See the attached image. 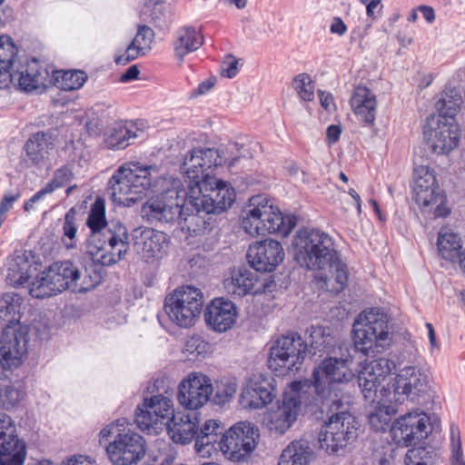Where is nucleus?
Returning a JSON list of instances; mask_svg holds the SVG:
<instances>
[{"label": "nucleus", "mask_w": 465, "mask_h": 465, "mask_svg": "<svg viewBox=\"0 0 465 465\" xmlns=\"http://www.w3.org/2000/svg\"><path fill=\"white\" fill-rule=\"evenodd\" d=\"M295 261L300 266L310 271H329L323 278L326 286L338 293L344 290L348 283L349 272L332 238L326 232L317 229L300 230L292 240Z\"/></svg>", "instance_id": "obj_1"}, {"label": "nucleus", "mask_w": 465, "mask_h": 465, "mask_svg": "<svg viewBox=\"0 0 465 465\" xmlns=\"http://www.w3.org/2000/svg\"><path fill=\"white\" fill-rule=\"evenodd\" d=\"M102 281L101 270L84 268V272L69 261L56 262L42 272L31 282L29 293L32 297L45 299L69 289L74 292H86Z\"/></svg>", "instance_id": "obj_2"}, {"label": "nucleus", "mask_w": 465, "mask_h": 465, "mask_svg": "<svg viewBox=\"0 0 465 465\" xmlns=\"http://www.w3.org/2000/svg\"><path fill=\"white\" fill-rule=\"evenodd\" d=\"M327 348L326 337L321 327H312L309 341L294 331L278 337L270 348L269 369L277 376H286L301 369L307 353L315 355Z\"/></svg>", "instance_id": "obj_3"}, {"label": "nucleus", "mask_w": 465, "mask_h": 465, "mask_svg": "<svg viewBox=\"0 0 465 465\" xmlns=\"http://www.w3.org/2000/svg\"><path fill=\"white\" fill-rule=\"evenodd\" d=\"M17 47L7 35L0 36V88L17 83L20 89L32 92L52 83L49 70L38 60H16Z\"/></svg>", "instance_id": "obj_4"}, {"label": "nucleus", "mask_w": 465, "mask_h": 465, "mask_svg": "<svg viewBox=\"0 0 465 465\" xmlns=\"http://www.w3.org/2000/svg\"><path fill=\"white\" fill-rule=\"evenodd\" d=\"M149 190L156 195L142 204V219L154 226L177 222L183 213V203L187 195L180 179L158 173Z\"/></svg>", "instance_id": "obj_5"}, {"label": "nucleus", "mask_w": 465, "mask_h": 465, "mask_svg": "<svg viewBox=\"0 0 465 465\" xmlns=\"http://www.w3.org/2000/svg\"><path fill=\"white\" fill-rule=\"evenodd\" d=\"M352 355L348 350V355L341 358H332L323 360L321 364L314 369L312 372V381L304 380L298 381L309 395L322 405L325 401L331 402L335 399L343 401L341 395V390L338 385L350 381L354 373L351 364Z\"/></svg>", "instance_id": "obj_6"}, {"label": "nucleus", "mask_w": 465, "mask_h": 465, "mask_svg": "<svg viewBox=\"0 0 465 465\" xmlns=\"http://www.w3.org/2000/svg\"><path fill=\"white\" fill-rule=\"evenodd\" d=\"M319 433V443L328 453H338L357 438V421L349 412L348 402L335 399L319 405L318 419H324Z\"/></svg>", "instance_id": "obj_7"}, {"label": "nucleus", "mask_w": 465, "mask_h": 465, "mask_svg": "<svg viewBox=\"0 0 465 465\" xmlns=\"http://www.w3.org/2000/svg\"><path fill=\"white\" fill-rule=\"evenodd\" d=\"M294 215H283L277 206L265 195L251 197L242 211V228L251 236L278 233L286 237L295 227Z\"/></svg>", "instance_id": "obj_8"}, {"label": "nucleus", "mask_w": 465, "mask_h": 465, "mask_svg": "<svg viewBox=\"0 0 465 465\" xmlns=\"http://www.w3.org/2000/svg\"><path fill=\"white\" fill-rule=\"evenodd\" d=\"M159 173L156 165L130 163L119 167L109 180V193L118 205H134L151 187Z\"/></svg>", "instance_id": "obj_9"}, {"label": "nucleus", "mask_w": 465, "mask_h": 465, "mask_svg": "<svg viewBox=\"0 0 465 465\" xmlns=\"http://www.w3.org/2000/svg\"><path fill=\"white\" fill-rule=\"evenodd\" d=\"M318 407L302 385L294 381L283 392L282 400L264 414L262 424L271 433L282 435L292 427L302 409L317 415Z\"/></svg>", "instance_id": "obj_10"}, {"label": "nucleus", "mask_w": 465, "mask_h": 465, "mask_svg": "<svg viewBox=\"0 0 465 465\" xmlns=\"http://www.w3.org/2000/svg\"><path fill=\"white\" fill-rule=\"evenodd\" d=\"M239 144H230L226 151L216 148L195 147L190 150L183 158L181 164V172L185 178L189 191L193 192L195 186L214 176L213 174L215 167L227 163L230 168L235 166L242 156H229L228 153L233 149L239 150Z\"/></svg>", "instance_id": "obj_11"}, {"label": "nucleus", "mask_w": 465, "mask_h": 465, "mask_svg": "<svg viewBox=\"0 0 465 465\" xmlns=\"http://www.w3.org/2000/svg\"><path fill=\"white\" fill-rule=\"evenodd\" d=\"M147 389L152 396L144 398L142 406L137 407L134 421L141 430L158 433L174 416L173 403L165 378H157Z\"/></svg>", "instance_id": "obj_12"}, {"label": "nucleus", "mask_w": 465, "mask_h": 465, "mask_svg": "<svg viewBox=\"0 0 465 465\" xmlns=\"http://www.w3.org/2000/svg\"><path fill=\"white\" fill-rule=\"evenodd\" d=\"M431 381L427 372L416 366L402 368L396 377L380 391L385 402L402 404L405 401L420 403L431 397Z\"/></svg>", "instance_id": "obj_13"}, {"label": "nucleus", "mask_w": 465, "mask_h": 465, "mask_svg": "<svg viewBox=\"0 0 465 465\" xmlns=\"http://www.w3.org/2000/svg\"><path fill=\"white\" fill-rule=\"evenodd\" d=\"M388 322V316L373 308L360 313L353 324V346L351 350L363 355L381 352L392 340Z\"/></svg>", "instance_id": "obj_14"}, {"label": "nucleus", "mask_w": 465, "mask_h": 465, "mask_svg": "<svg viewBox=\"0 0 465 465\" xmlns=\"http://www.w3.org/2000/svg\"><path fill=\"white\" fill-rule=\"evenodd\" d=\"M124 424V420H117L115 423L107 425L99 433L100 444L114 437V440L106 446V452L114 465L136 464L145 455L144 439L136 432L122 430L121 427Z\"/></svg>", "instance_id": "obj_15"}, {"label": "nucleus", "mask_w": 465, "mask_h": 465, "mask_svg": "<svg viewBox=\"0 0 465 465\" xmlns=\"http://www.w3.org/2000/svg\"><path fill=\"white\" fill-rule=\"evenodd\" d=\"M116 231L96 236L90 235L86 244V255L91 259L92 264L89 267V272L92 269L101 270L104 274L103 267L111 266L121 261L129 249V234L124 225H117Z\"/></svg>", "instance_id": "obj_16"}, {"label": "nucleus", "mask_w": 465, "mask_h": 465, "mask_svg": "<svg viewBox=\"0 0 465 465\" xmlns=\"http://www.w3.org/2000/svg\"><path fill=\"white\" fill-rule=\"evenodd\" d=\"M203 303V295L199 289L183 286L165 298L163 311L172 322L188 328L195 323Z\"/></svg>", "instance_id": "obj_17"}, {"label": "nucleus", "mask_w": 465, "mask_h": 465, "mask_svg": "<svg viewBox=\"0 0 465 465\" xmlns=\"http://www.w3.org/2000/svg\"><path fill=\"white\" fill-rule=\"evenodd\" d=\"M259 439V429L253 423L241 421L224 431L218 451L231 461H244L256 448Z\"/></svg>", "instance_id": "obj_18"}, {"label": "nucleus", "mask_w": 465, "mask_h": 465, "mask_svg": "<svg viewBox=\"0 0 465 465\" xmlns=\"http://www.w3.org/2000/svg\"><path fill=\"white\" fill-rule=\"evenodd\" d=\"M194 206H201L207 214H220L228 210L235 200L234 189L226 182L213 176L195 186L193 192Z\"/></svg>", "instance_id": "obj_19"}, {"label": "nucleus", "mask_w": 465, "mask_h": 465, "mask_svg": "<svg viewBox=\"0 0 465 465\" xmlns=\"http://www.w3.org/2000/svg\"><path fill=\"white\" fill-rule=\"evenodd\" d=\"M430 432V419L422 411H411L399 417L391 426L392 440L398 446L409 447L426 439Z\"/></svg>", "instance_id": "obj_20"}, {"label": "nucleus", "mask_w": 465, "mask_h": 465, "mask_svg": "<svg viewBox=\"0 0 465 465\" xmlns=\"http://www.w3.org/2000/svg\"><path fill=\"white\" fill-rule=\"evenodd\" d=\"M426 143L430 151L438 155H448L460 142V129L455 119H432L429 128L424 129Z\"/></svg>", "instance_id": "obj_21"}, {"label": "nucleus", "mask_w": 465, "mask_h": 465, "mask_svg": "<svg viewBox=\"0 0 465 465\" xmlns=\"http://www.w3.org/2000/svg\"><path fill=\"white\" fill-rule=\"evenodd\" d=\"M213 386L211 379L202 372H191L178 386L177 400L185 409L196 411L211 399Z\"/></svg>", "instance_id": "obj_22"}, {"label": "nucleus", "mask_w": 465, "mask_h": 465, "mask_svg": "<svg viewBox=\"0 0 465 465\" xmlns=\"http://www.w3.org/2000/svg\"><path fill=\"white\" fill-rule=\"evenodd\" d=\"M28 327L5 328L0 334V365L17 368L27 354Z\"/></svg>", "instance_id": "obj_23"}, {"label": "nucleus", "mask_w": 465, "mask_h": 465, "mask_svg": "<svg viewBox=\"0 0 465 465\" xmlns=\"http://www.w3.org/2000/svg\"><path fill=\"white\" fill-rule=\"evenodd\" d=\"M246 257L257 273L258 272H270L283 261L284 252L279 242L268 239L251 244Z\"/></svg>", "instance_id": "obj_24"}, {"label": "nucleus", "mask_w": 465, "mask_h": 465, "mask_svg": "<svg viewBox=\"0 0 465 465\" xmlns=\"http://www.w3.org/2000/svg\"><path fill=\"white\" fill-rule=\"evenodd\" d=\"M272 282L260 283L255 271L242 267L234 270L232 276L224 280L223 286L228 294L242 297L260 292H272Z\"/></svg>", "instance_id": "obj_25"}, {"label": "nucleus", "mask_w": 465, "mask_h": 465, "mask_svg": "<svg viewBox=\"0 0 465 465\" xmlns=\"http://www.w3.org/2000/svg\"><path fill=\"white\" fill-rule=\"evenodd\" d=\"M412 191L414 201L419 206L427 208L436 203L440 199L441 190L434 170L427 165L415 167Z\"/></svg>", "instance_id": "obj_26"}, {"label": "nucleus", "mask_w": 465, "mask_h": 465, "mask_svg": "<svg viewBox=\"0 0 465 465\" xmlns=\"http://www.w3.org/2000/svg\"><path fill=\"white\" fill-rule=\"evenodd\" d=\"M143 134L144 124L142 121H119L108 128L104 135V143L110 149L123 150Z\"/></svg>", "instance_id": "obj_27"}, {"label": "nucleus", "mask_w": 465, "mask_h": 465, "mask_svg": "<svg viewBox=\"0 0 465 465\" xmlns=\"http://www.w3.org/2000/svg\"><path fill=\"white\" fill-rule=\"evenodd\" d=\"M236 317L237 309L235 304L223 298L213 300L204 312L206 324L218 332L230 330L235 323Z\"/></svg>", "instance_id": "obj_28"}, {"label": "nucleus", "mask_w": 465, "mask_h": 465, "mask_svg": "<svg viewBox=\"0 0 465 465\" xmlns=\"http://www.w3.org/2000/svg\"><path fill=\"white\" fill-rule=\"evenodd\" d=\"M210 214L205 213L201 206H194L193 195H188L183 203V213L177 223L183 232L190 235H201L213 229Z\"/></svg>", "instance_id": "obj_29"}, {"label": "nucleus", "mask_w": 465, "mask_h": 465, "mask_svg": "<svg viewBox=\"0 0 465 465\" xmlns=\"http://www.w3.org/2000/svg\"><path fill=\"white\" fill-rule=\"evenodd\" d=\"M224 434L223 425L217 420H207L199 429L197 425L194 449L203 457H211L218 452L221 437Z\"/></svg>", "instance_id": "obj_30"}, {"label": "nucleus", "mask_w": 465, "mask_h": 465, "mask_svg": "<svg viewBox=\"0 0 465 465\" xmlns=\"http://www.w3.org/2000/svg\"><path fill=\"white\" fill-rule=\"evenodd\" d=\"M200 419L196 412L175 413L164 427L166 428L171 439L181 444L191 442L193 439L196 440L197 425Z\"/></svg>", "instance_id": "obj_31"}, {"label": "nucleus", "mask_w": 465, "mask_h": 465, "mask_svg": "<svg viewBox=\"0 0 465 465\" xmlns=\"http://www.w3.org/2000/svg\"><path fill=\"white\" fill-rule=\"evenodd\" d=\"M273 391L274 388L268 381H251L242 389L239 401L244 409H262L272 401Z\"/></svg>", "instance_id": "obj_32"}, {"label": "nucleus", "mask_w": 465, "mask_h": 465, "mask_svg": "<svg viewBox=\"0 0 465 465\" xmlns=\"http://www.w3.org/2000/svg\"><path fill=\"white\" fill-rule=\"evenodd\" d=\"M154 39V32L148 25H140L133 41L123 54H116L114 62L125 65L139 56L145 55L151 49Z\"/></svg>", "instance_id": "obj_33"}, {"label": "nucleus", "mask_w": 465, "mask_h": 465, "mask_svg": "<svg viewBox=\"0 0 465 465\" xmlns=\"http://www.w3.org/2000/svg\"><path fill=\"white\" fill-rule=\"evenodd\" d=\"M134 246L146 259L161 258L167 252L169 239L163 232L145 228L136 237Z\"/></svg>", "instance_id": "obj_34"}, {"label": "nucleus", "mask_w": 465, "mask_h": 465, "mask_svg": "<svg viewBox=\"0 0 465 465\" xmlns=\"http://www.w3.org/2000/svg\"><path fill=\"white\" fill-rule=\"evenodd\" d=\"M33 263L31 252H16L7 262L6 282L15 287L24 285L36 270Z\"/></svg>", "instance_id": "obj_35"}, {"label": "nucleus", "mask_w": 465, "mask_h": 465, "mask_svg": "<svg viewBox=\"0 0 465 465\" xmlns=\"http://www.w3.org/2000/svg\"><path fill=\"white\" fill-rule=\"evenodd\" d=\"M351 106L354 114L361 122L368 125L374 123L377 100L369 88L361 85L355 87L351 97Z\"/></svg>", "instance_id": "obj_36"}, {"label": "nucleus", "mask_w": 465, "mask_h": 465, "mask_svg": "<svg viewBox=\"0 0 465 465\" xmlns=\"http://www.w3.org/2000/svg\"><path fill=\"white\" fill-rule=\"evenodd\" d=\"M24 299L20 294L5 292L0 299V325L5 328L25 327L21 324Z\"/></svg>", "instance_id": "obj_37"}, {"label": "nucleus", "mask_w": 465, "mask_h": 465, "mask_svg": "<svg viewBox=\"0 0 465 465\" xmlns=\"http://www.w3.org/2000/svg\"><path fill=\"white\" fill-rule=\"evenodd\" d=\"M55 135L50 130L37 132L25 144L26 154L33 164L38 165L47 157L49 151L54 149Z\"/></svg>", "instance_id": "obj_38"}, {"label": "nucleus", "mask_w": 465, "mask_h": 465, "mask_svg": "<svg viewBox=\"0 0 465 465\" xmlns=\"http://www.w3.org/2000/svg\"><path fill=\"white\" fill-rule=\"evenodd\" d=\"M437 248L440 256L449 262H454L460 260L465 252L462 250V242L460 235L449 227H441L437 239Z\"/></svg>", "instance_id": "obj_39"}, {"label": "nucleus", "mask_w": 465, "mask_h": 465, "mask_svg": "<svg viewBox=\"0 0 465 465\" xmlns=\"http://www.w3.org/2000/svg\"><path fill=\"white\" fill-rule=\"evenodd\" d=\"M203 44V38L195 27H181L177 30L173 43L174 55L183 61L185 55L198 50Z\"/></svg>", "instance_id": "obj_40"}, {"label": "nucleus", "mask_w": 465, "mask_h": 465, "mask_svg": "<svg viewBox=\"0 0 465 465\" xmlns=\"http://www.w3.org/2000/svg\"><path fill=\"white\" fill-rule=\"evenodd\" d=\"M86 225L91 231L90 235L101 236L116 231L117 225L124 224L118 221L106 222L104 201L102 198H97L91 205Z\"/></svg>", "instance_id": "obj_41"}, {"label": "nucleus", "mask_w": 465, "mask_h": 465, "mask_svg": "<svg viewBox=\"0 0 465 465\" xmlns=\"http://www.w3.org/2000/svg\"><path fill=\"white\" fill-rule=\"evenodd\" d=\"M314 451L306 440L292 441L282 452L278 465H308Z\"/></svg>", "instance_id": "obj_42"}, {"label": "nucleus", "mask_w": 465, "mask_h": 465, "mask_svg": "<svg viewBox=\"0 0 465 465\" xmlns=\"http://www.w3.org/2000/svg\"><path fill=\"white\" fill-rule=\"evenodd\" d=\"M25 458V443L17 434L0 440V465H23Z\"/></svg>", "instance_id": "obj_43"}, {"label": "nucleus", "mask_w": 465, "mask_h": 465, "mask_svg": "<svg viewBox=\"0 0 465 465\" xmlns=\"http://www.w3.org/2000/svg\"><path fill=\"white\" fill-rule=\"evenodd\" d=\"M24 397L18 382H14L5 374H0V408L5 411L15 409Z\"/></svg>", "instance_id": "obj_44"}, {"label": "nucleus", "mask_w": 465, "mask_h": 465, "mask_svg": "<svg viewBox=\"0 0 465 465\" xmlns=\"http://www.w3.org/2000/svg\"><path fill=\"white\" fill-rule=\"evenodd\" d=\"M78 227L79 223L76 218V213L74 209L72 208L65 213L62 224L61 242L66 250L77 248L79 242Z\"/></svg>", "instance_id": "obj_45"}, {"label": "nucleus", "mask_w": 465, "mask_h": 465, "mask_svg": "<svg viewBox=\"0 0 465 465\" xmlns=\"http://www.w3.org/2000/svg\"><path fill=\"white\" fill-rule=\"evenodd\" d=\"M461 102V96L455 89L445 90L435 104L439 113L437 118L454 119Z\"/></svg>", "instance_id": "obj_46"}, {"label": "nucleus", "mask_w": 465, "mask_h": 465, "mask_svg": "<svg viewBox=\"0 0 465 465\" xmlns=\"http://www.w3.org/2000/svg\"><path fill=\"white\" fill-rule=\"evenodd\" d=\"M379 404L369 415V423L376 431H385L389 427L392 415L397 412L394 403L385 402Z\"/></svg>", "instance_id": "obj_47"}, {"label": "nucleus", "mask_w": 465, "mask_h": 465, "mask_svg": "<svg viewBox=\"0 0 465 465\" xmlns=\"http://www.w3.org/2000/svg\"><path fill=\"white\" fill-rule=\"evenodd\" d=\"M357 380L365 400L374 401L375 399H378L381 401V396L378 397L377 395L378 388L382 382L380 378L362 368L358 374Z\"/></svg>", "instance_id": "obj_48"}, {"label": "nucleus", "mask_w": 465, "mask_h": 465, "mask_svg": "<svg viewBox=\"0 0 465 465\" xmlns=\"http://www.w3.org/2000/svg\"><path fill=\"white\" fill-rule=\"evenodd\" d=\"M237 391V383L227 379H221L215 382L213 387V401L216 405H224L229 402Z\"/></svg>", "instance_id": "obj_49"}, {"label": "nucleus", "mask_w": 465, "mask_h": 465, "mask_svg": "<svg viewBox=\"0 0 465 465\" xmlns=\"http://www.w3.org/2000/svg\"><path fill=\"white\" fill-rule=\"evenodd\" d=\"M87 80V75L84 71L72 70L63 72L61 79L55 77V84L64 91H73L81 88Z\"/></svg>", "instance_id": "obj_50"}, {"label": "nucleus", "mask_w": 465, "mask_h": 465, "mask_svg": "<svg viewBox=\"0 0 465 465\" xmlns=\"http://www.w3.org/2000/svg\"><path fill=\"white\" fill-rule=\"evenodd\" d=\"M210 344L201 336L194 335L190 337L184 345L183 352L190 361L198 360L199 357H204L209 351Z\"/></svg>", "instance_id": "obj_51"}, {"label": "nucleus", "mask_w": 465, "mask_h": 465, "mask_svg": "<svg viewBox=\"0 0 465 465\" xmlns=\"http://www.w3.org/2000/svg\"><path fill=\"white\" fill-rule=\"evenodd\" d=\"M293 88L303 101H312L314 97V85L307 74H299L294 77Z\"/></svg>", "instance_id": "obj_52"}, {"label": "nucleus", "mask_w": 465, "mask_h": 465, "mask_svg": "<svg viewBox=\"0 0 465 465\" xmlns=\"http://www.w3.org/2000/svg\"><path fill=\"white\" fill-rule=\"evenodd\" d=\"M395 368V362L384 357L374 359L363 367L364 370L370 371V372L375 374V376L380 378L382 381Z\"/></svg>", "instance_id": "obj_53"}, {"label": "nucleus", "mask_w": 465, "mask_h": 465, "mask_svg": "<svg viewBox=\"0 0 465 465\" xmlns=\"http://www.w3.org/2000/svg\"><path fill=\"white\" fill-rule=\"evenodd\" d=\"M450 449L451 465H465V460L461 448L460 430L459 427L454 424L450 426Z\"/></svg>", "instance_id": "obj_54"}, {"label": "nucleus", "mask_w": 465, "mask_h": 465, "mask_svg": "<svg viewBox=\"0 0 465 465\" xmlns=\"http://www.w3.org/2000/svg\"><path fill=\"white\" fill-rule=\"evenodd\" d=\"M430 451L425 448L411 449L406 454L405 465H430Z\"/></svg>", "instance_id": "obj_55"}, {"label": "nucleus", "mask_w": 465, "mask_h": 465, "mask_svg": "<svg viewBox=\"0 0 465 465\" xmlns=\"http://www.w3.org/2000/svg\"><path fill=\"white\" fill-rule=\"evenodd\" d=\"M74 174L70 168L67 166H63L57 169L51 182L47 183L46 185H51L53 188V192L60 187L65 185L68 182L71 181Z\"/></svg>", "instance_id": "obj_56"}, {"label": "nucleus", "mask_w": 465, "mask_h": 465, "mask_svg": "<svg viewBox=\"0 0 465 465\" xmlns=\"http://www.w3.org/2000/svg\"><path fill=\"white\" fill-rule=\"evenodd\" d=\"M16 426L9 415L0 412V440L6 437H15Z\"/></svg>", "instance_id": "obj_57"}, {"label": "nucleus", "mask_w": 465, "mask_h": 465, "mask_svg": "<svg viewBox=\"0 0 465 465\" xmlns=\"http://www.w3.org/2000/svg\"><path fill=\"white\" fill-rule=\"evenodd\" d=\"M20 198V193L15 194H5L0 203V215L6 216L13 203Z\"/></svg>", "instance_id": "obj_58"}, {"label": "nucleus", "mask_w": 465, "mask_h": 465, "mask_svg": "<svg viewBox=\"0 0 465 465\" xmlns=\"http://www.w3.org/2000/svg\"><path fill=\"white\" fill-rule=\"evenodd\" d=\"M330 31L331 34H336L342 36L347 32V26L340 17H334L331 21Z\"/></svg>", "instance_id": "obj_59"}, {"label": "nucleus", "mask_w": 465, "mask_h": 465, "mask_svg": "<svg viewBox=\"0 0 465 465\" xmlns=\"http://www.w3.org/2000/svg\"><path fill=\"white\" fill-rule=\"evenodd\" d=\"M140 70L136 64L131 65L124 73L120 76L122 83H129L138 78Z\"/></svg>", "instance_id": "obj_60"}, {"label": "nucleus", "mask_w": 465, "mask_h": 465, "mask_svg": "<svg viewBox=\"0 0 465 465\" xmlns=\"http://www.w3.org/2000/svg\"><path fill=\"white\" fill-rule=\"evenodd\" d=\"M436 204L434 215L436 217H446L450 213V210L444 205V196L440 191V199L436 203H431L430 206Z\"/></svg>", "instance_id": "obj_61"}, {"label": "nucleus", "mask_w": 465, "mask_h": 465, "mask_svg": "<svg viewBox=\"0 0 465 465\" xmlns=\"http://www.w3.org/2000/svg\"><path fill=\"white\" fill-rule=\"evenodd\" d=\"M341 128L339 125L331 124L327 128L326 135L330 143H335L340 139Z\"/></svg>", "instance_id": "obj_62"}, {"label": "nucleus", "mask_w": 465, "mask_h": 465, "mask_svg": "<svg viewBox=\"0 0 465 465\" xmlns=\"http://www.w3.org/2000/svg\"><path fill=\"white\" fill-rule=\"evenodd\" d=\"M238 73V61L232 60L226 67H223L222 74L228 78H233Z\"/></svg>", "instance_id": "obj_63"}, {"label": "nucleus", "mask_w": 465, "mask_h": 465, "mask_svg": "<svg viewBox=\"0 0 465 465\" xmlns=\"http://www.w3.org/2000/svg\"><path fill=\"white\" fill-rule=\"evenodd\" d=\"M381 8L382 5L381 4V0H373L366 8L367 15L375 19L379 15Z\"/></svg>", "instance_id": "obj_64"}]
</instances>
